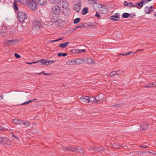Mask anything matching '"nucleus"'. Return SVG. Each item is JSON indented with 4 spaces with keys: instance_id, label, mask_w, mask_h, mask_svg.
Instances as JSON below:
<instances>
[{
    "instance_id": "1",
    "label": "nucleus",
    "mask_w": 156,
    "mask_h": 156,
    "mask_svg": "<svg viewBox=\"0 0 156 156\" xmlns=\"http://www.w3.org/2000/svg\"><path fill=\"white\" fill-rule=\"evenodd\" d=\"M18 19L21 23H23L27 18V14L22 11H19L17 13Z\"/></svg>"
},
{
    "instance_id": "2",
    "label": "nucleus",
    "mask_w": 156,
    "mask_h": 156,
    "mask_svg": "<svg viewBox=\"0 0 156 156\" xmlns=\"http://www.w3.org/2000/svg\"><path fill=\"white\" fill-rule=\"evenodd\" d=\"M26 4L31 9L34 10L36 9L37 4L35 1L33 0H28L26 1Z\"/></svg>"
},
{
    "instance_id": "3",
    "label": "nucleus",
    "mask_w": 156,
    "mask_h": 156,
    "mask_svg": "<svg viewBox=\"0 0 156 156\" xmlns=\"http://www.w3.org/2000/svg\"><path fill=\"white\" fill-rule=\"evenodd\" d=\"M61 11V7L58 5H56L54 6L51 9L52 13L55 15H58L60 13Z\"/></svg>"
},
{
    "instance_id": "4",
    "label": "nucleus",
    "mask_w": 156,
    "mask_h": 156,
    "mask_svg": "<svg viewBox=\"0 0 156 156\" xmlns=\"http://www.w3.org/2000/svg\"><path fill=\"white\" fill-rule=\"evenodd\" d=\"M103 96V94H99L95 97L96 102V104H98L103 102L104 98Z\"/></svg>"
},
{
    "instance_id": "5",
    "label": "nucleus",
    "mask_w": 156,
    "mask_h": 156,
    "mask_svg": "<svg viewBox=\"0 0 156 156\" xmlns=\"http://www.w3.org/2000/svg\"><path fill=\"white\" fill-rule=\"evenodd\" d=\"M43 23L40 20H35L33 22V26L34 27L38 29L40 28L43 25Z\"/></svg>"
},
{
    "instance_id": "6",
    "label": "nucleus",
    "mask_w": 156,
    "mask_h": 156,
    "mask_svg": "<svg viewBox=\"0 0 156 156\" xmlns=\"http://www.w3.org/2000/svg\"><path fill=\"white\" fill-rule=\"evenodd\" d=\"M98 11H100V13L103 14H106L108 11V8L105 6L102 5L100 7H99Z\"/></svg>"
},
{
    "instance_id": "7",
    "label": "nucleus",
    "mask_w": 156,
    "mask_h": 156,
    "mask_svg": "<svg viewBox=\"0 0 156 156\" xmlns=\"http://www.w3.org/2000/svg\"><path fill=\"white\" fill-rule=\"evenodd\" d=\"M58 4L60 7L61 6L62 8L64 9L67 8L68 6V2L64 1L59 0Z\"/></svg>"
},
{
    "instance_id": "8",
    "label": "nucleus",
    "mask_w": 156,
    "mask_h": 156,
    "mask_svg": "<svg viewBox=\"0 0 156 156\" xmlns=\"http://www.w3.org/2000/svg\"><path fill=\"white\" fill-rule=\"evenodd\" d=\"M11 142L10 139L9 138L4 137L2 144L3 145L10 146L11 144Z\"/></svg>"
},
{
    "instance_id": "9",
    "label": "nucleus",
    "mask_w": 156,
    "mask_h": 156,
    "mask_svg": "<svg viewBox=\"0 0 156 156\" xmlns=\"http://www.w3.org/2000/svg\"><path fill=\"white\" fill-rule=\"evenodd\" d=\"M81 3L80 2L75 5L74 9L76 12H80L81 9Z\"/></svg>"
},
{
    "instance_id": "10",
    "label": "nucleus",
    "mask_w": 156,
    "mask_h": 156,
    "mask_svg": "<svg viewBox=\"0 0 156 156\" xmlns=\"http://www.w3.org/2000/svg\"><path fill=\"white\" fill-rule=\"evenodd\" d=\"M83 98L80 99L81 102L83 104L85 103H89V97L88 96H83Z\"/></svg>"
},
{
    "instance_id": "11",
    "label": "nucleus",
    "mask_w": 156,
    "mask_h": 156,
    "mask_svg": "<svg viewBox=\"0 0 156 156\" xmlns=\"http://www.w3.org/2000/svg\"><path fill=\"white\" fill-rule=\"evenodd\" d=\"M149 125L147 123L144 122L140 125V129L142 130H145L147 128H149Z\"/></svg>"
},
{
    "instance_id": "12",
    "label": "nucleus",
    "mask_w": 156,
    "mask_h": 156,
    "mask_svg": "<svg viewBox=\"0 0 156 156\" xmlns=\"http://www.w3.org/2000/svg\"><path fill=\"white\" fill-rule=\"evenodd\" d=\"M30 122L28 121H26L25 120H22L20 119V125H24V127H27L29 126Z\"/></svg>"
},
{
    "instance_id": "13",
    "label": "nucleus",
    "mask_w": 156,
    "mask_h": 156,
    "mask_svg": "<svg viewBox=\"0 0 156 156\" xmlns=\"http://www.w3.org/2000/svg\"><path fill=\"white\" fill-rule=\"evenodd\" d=\"M115 15L112 16L110 17V19L111 20L115 21L118 20V19L119 18V16L120 15L119 14L116 13Z\"/></svg>"
},
{
    "instance_id": "14",
    "label": "nucleus",
    "mask_w": 156,
    "mask_h": 156,
    "mask_svg": "<svg viewBox=\"0 0 156 156\" xmlns=\"http://www.w3.org/2000/svg\"><path fill=\"white\" fill-rule=\"evenodd\" d=\"M16 40H7L5 41L6 44L7 45H14L15 44Z\"/></svg>"
},
{
    "instance_id": "15",
    "label": "nucleus",
    "mask_w": 156,
    "mask_h": 156,
    "mask_svg": "<svg viewBox=\"0 0 156 156\" xmlns=\"http://www.w3.org/2000/svg\"><path fill=\"white\" fill-rule=\"evenodd\" d=\"M74 151L75 152H78L81 153H83L84 152L83 149L80 147L77 146L76 147H75Z\"/></svg>"
},
{
    "instance_id": "16",
    "label": "nucleus",
    "mask_w": 156,
    "mask_h": 156,
    "mask_svg": "<svg viewBox=\"0 0 156 156\" xmlns=\"http://www.w3.org/2000/svg\"><path fill=\"white\" fill-rule=\"evenodd\" d=\"M74 59L75 65L81 64L84 60V59L81 58H75Z\"/></svg>"
},
{
    "instance_id": "17",
    "label": "nucleus",
    "mask_w": 156,
    "mask_h": 156,
    "mask_svg": "<svg viewBox=\"0 0 156 156\" xmlns=\"http://www.w3.org/2000/svg\"><path fill=\"white\" fill-rule=\"evenodd\" d=\"M101 5L96 2V3L93 5V7L95 10L97 12L98 11L99 7H100Z\"/></svg>"
},
{
    "instance_id": "18",
    "label": "nucleus",
    "mask_w": 156,
    "mask_h": 156,
    "mask_svg": "<svg viewBox=\"0 0 156 156\" xmlns=\"http://www.w3.org/2000/svg\"><path fill=\"white\" fill-rule=\"evenodd\" d=\"M38 5L44 6L46 4V0H37Z\"/></svg>"
},
{
    "instance_id": "19",
    "label": "nucleus",
    "mask_w": 156,
    "mask_h": 156,
    "mask_svg": "<svg viewBox=\"0 0 156 156\" xmlns=\"http://www.w3.org/2000/svg\"><path fill=\"white\" fill-rule=\"evenodd\" d=\"M152 10L153 11V9H151L148 6H146L144 8L145 13L146 14L149 13Z\"/></svg>"
},
{
    "instance_id": "20",
    "label": "nucleus",
    "mask_w": 156,
    "mask_h": 156,
    "mask_svg": "<svg viewBox=\"0 0 156 156\" xmlns=\"http://www.w3.org/2000/svg\"><path fill=\"white\" fill-rule=\"evenodd\" d=\"M66 64L68 65H75L74 59L69 60L66 62Z\"/></svg>"
},
{
    "instance_id": "21",
    "label": "nucleus",
    "mask_w": 156,
    "mask_h": 156,
    "mask_svg": "<svg viewBox=\"0 0 156 156\" xmlns=\"http://www.w3.org/2000/svg\"><path fill=\"white\" fill-rule=\"evenodd\" d=\"M85 63L88 64H93L95 63L94 60L90 58H87L85 60Z\"/></svg>"
},
{
    "instance_id": "22",
    "label": "nucleus",
    "mask_w": 156,
    "mask_h": 156,
    "mask_svg": "<svg viewBox=\"0 0 156 156\" xmlns=\"http://www.w3.org/2000/svg\"><path fill=\"white\" fill-rule=\"evenodd\" d=\"M143 6V4L141 3V2H137L135 4V7L137 8L138 9H141Z\"/></svg>"
},
{
    "instance_id": "23",
    "label": "nucleus",
    "mask_w": 156,
    "mask_h": 156,
    "mask_svg": "<svg viewBox=\"0 0 156 156\" xmlns=\"http://www.w3.org/2000/svg\"><path fill=\"white\" fill-rule=\"evenodd\" d=\"M69 43V42H67L64 43H61L59 44V46L60 47L64 48L67 46Z\"/></svg>"
},
{
    "instance_id": "24",
    "label": "nucleus",
    "mask_w": 156,
    "mask_h": 156,
    "mask_svg": "<svg viewBox=\"0 0 156 156\" xmlns=\"http://www.w3.org/2000/svg\"><path fill=\"white\" fill-rule=\"evenodd\" d=\"M20 119H13L12 123L16 124V125H20Z\"/></svg>"
},
{
    "instance_id": "25",
    "label": "nucleus",
    "mask_w": 156,
    "mask_h": 156,
    "mask_svg": "<svg viewBox=\"0 0 156 156\" xmlns=\"http://www.w3.org/2000/svg\"><path fill=\"white\" fill-rule=\"evenodd\" d=\"M156 86V82L152 83H149L146 85L145 87H153Z\"/></svg>"
},
{
    "instance_id": "26",
    "label": "nucleus",
    "mask_w": 156,
    "mask_h": 156,
    "mask_svg": "<svg viewBox=\"0 0 156 156\" xmlns=\"http://www.w3.org/2000/svg\"><path fill=\"white\" fill-rule=\"evenodd\" d=\"M89 102H92L93 103L96 104V99L94 97H89Z\"/></svg>"
},
{
    "instance_id": "27",
    "label": "nucleus",
    "mask_w": 156,
    "mask_h": 156,
    "mask_svg": "<svg viewBox=\"0 0 156 156\" xmlns=\"http://www.w3.org/2000/svg\"><path fill=\"white\" fill-rule=\"evenodd\" d=\"M88 9V8L87 7L84 8L82 10V13L83 15H85L87 14L88 12L87 10Z\"/></svg>"
},
{
    "instance_id": "28",
    "label": "nucleus",
    "mask_w": 156,
    "mask_h": 156,
    "mask_svg": "<svg viewBox=\"0 0 156 156\" xmlns=\"http://www.w3.org/2000/svg\"><path fill=\"white\" fill-rule=\"evenodd\" d=\"M55 62V61L54 60H46V63L45 65L46 66H49L51 64V63H54Z\"/></svg>"
},
{
    "instance_id": "29",
    "label": "nucleus",
    "mask_w": 156,
    "mask_h": 156,
    "mask_svg": "<svg viewBox=\"0 0 156 156\" xmlns=\"http://www.w3.org/2000/svg\"><path fill=\"white\" fill-rule=\"evenodd\" d=\"M130 16V14L128 13L125 12L122 14V17L123 18H128Z\"/></svg>"
},
{
    "instance_id": "30",
    "label": "nucleus",
    "mask_w": 156,
    "mask_h": 156,
    "mask_svg": "<svg viewBox=\"0 0 156 156\" xmlns=\"http://www.w3.org/2000/svg\"><path fill=\"white\" fill-rule=\"evenodd\" d=\"M52 4H56L58 3L59 0H48Z\"/></svg>"
},
{
    "instance_id": "31",
    "label": "nucleus",
    "mask_w": 156,
    "mask_h": 156,
    "mask_svg": "<svg viewBox=\"0 0 156 156\" xmlns=\"http://www.w3.org/2000/svg\"><path fill=\"white\" fill-rule=\"evenodd\" d=\"M124 105V104L123 103H119V104H115L112 105V106L115 107H120L121 106H123Z\"/></svg>"
},
{
    "instance_id": "32",
    "label": "nucleus",
    "mask_w": 156,
    "mask_h": 156,
    "mask_svg": "<svg viewBox=\"0 0 156 156\" xmlns=\"http://www.w3.org/2000/svg\"><path fill=\"white\" fill-rule=\"evenodd\" d=\"M13 6L15 11H17L18 9V7L17 6V4L15 2L13 3Z\"/></svg>"
},
{
    "instance_id": "33",
    "label": "nucleus",
    "mask_w": 156,
    "mask_h": 156,
    "mask_svg": "<svg viewBox=\"0 0 156 156\" xmlns=\"http://www.w3.org/2000/svg\"><path fill=\"white\" fill-rule=\"evenodd\" d=\"M15 2H20L21 3H26V0H14Z\"/></svg>"
},
{
    "instance_id": "34",
    "label": "nucleus",
    "mask_w": 156,
    "mask_h": 156,
    "mask_svg": "<svg viewBox=\"0 0 156 156\" xmlns=\"http://www.w3.org/2000/svg\"><path fill=\"white\" fill-rule=\"evenodd\" d=\"M46 59H41L40 60H38V62L41 63L45 65L46 61Z\"/></svg>"
},
{
    "instance_id": "35",
    "label": "nucleus",
    "mask_w": 156,
    "mask_h": 156,
    "mask_svg": "<svg viewBox=\"0 0 156 156\" xmlns=\"http://www.w3.org/2000/svg\"><path fill=\"white\" fill-rule=\"evenodd\" d=\"M62 39H63V38L61 37L59 39H56L55 40H51V41H50L49 42L50 43H52V42H57V41H58L62 40Z\"/></svg>"
},
{
    "instance_id": "36",
    "label": "nucleus",
    "mask_w": 156,
    "mask_h": 156,
    "mask_svg": "<svg viewBox=\"0 0 156 156\" xmlns=\"http://www.w3.org/2000/svg\"><path fill=\"white\" fill-rule=\"evenodd\" d=\"M80 18H77L75 19L73 21V23L74 24H76L80 22Z\"/></svg>"
},
{
    "instance_id": "37",
    "label": "nucleus",
    "mask_w": 156,
    "mask_h": 156,
    "mask_svg": "<svg viewBox=\"0 0 156 156\" xmlns=\"http://www.w3.org/2000/svg\"><path fill=\"white\" fill-rule=\"evenodd\" d=\"M96 1L94 0H89L88 3L89 4H93V5L96 3Z\"/></svg>"
},
{
    "instance_id": "38",
    "label": "nucleus",
    "mask_w": 156,
    "mask_h": 156,
    "mask_svg": "<svg viewBox=\"0 0 156 156\" xmlns=\"http://www.w3.org/2000/svg\"><path fill=\"white\" fill-rule=\"evenodd\" d=\"M68 151H71L74 152L75 147H68Z\"/></svg>"
},
{
    "instance_id": "39",
    "label": "nucleus",
    "mask_w": 156,
    "mask_h": 156,
    "mask_svg": "<svg viewBox=\"0 0 156 156\" xmlns=\"http://www.w3.org/2000/svg\"><path fill=\"white\" fill-rule=\"evenodd\" d=\"M10 133L12 135H11V136L12 137H14L16 139H17L18 140H19V138L18 137L16 136L15 135H14V133L13 132H10Z\"/></svg>"
},
{
    "instance_id": "40",
    "label": "nucleus",
    "mask_w": 156,
    "mask_h": 156,
    "mask_svg": "<svg viewBox=\"0 0 156 156\" xmlns=\"http://www.w3.org/2000/svg\"><path fill=\"white\" fill-rule=\"evenodd\" d=\"M133 52H127L125 54H121L119 55H122L123 56L127 55H130V54L132 53Z\"/></svg>"
},
{
    "instance_id": "41",
    "label": "nucleus",
    "mask_w": 156,
    "mask_h": 156,
    "mask_svg": "<svg viewBox=\"0 0 156 156\" xmlns=\"http://www.w3.org/2000/svg\"><path fill=\"white\" fill-rule=\"evenodd\" d=\"M104 150V149L101 147H97V151H100Z\"/></svg>"
},
{
    "instance_id": "42",
    "label": "nucleus",
    "mask_w": 156,
    "mask_h": 156,
    "mask_svg": "<svg viewBox=\"0 0 156 156\" xmlns=\"http://www.w3.org/2000/svg\"><path fill=\"white\" fill-rule=\"evenodd\" d=\"M136 153L138 155H142L144 154L143 151L141 152L140 151H137Z\"/></svg>"
},
{
    "instance_id": "43",
    "label": "nucleus",
    "mask_w": 156,
    "mask_h": 156,
    "mask_svg": "<svg viewBox=\"0 0 156 156\" xmlns=\"http://www.w3.org/2000/svg\"><path fill=\"white\" fill-rule=\"evenodd\" d=\"M31 103V101H26L25 102H24L21 104H20L21 105H26L27 104H29L30 103Z\"/></svg>"
},
{
    "instance_id": "44",
    "label": "nucleus",
    "mask_w": 156,
    "mask_h": 156,
    "mask_svg": "<svg viewBox=\"0 0 156 156\" xmlns=\"http://www.w3.org/2000/svg\"><path fill=\"white\" fill-rule=\"evenodd\" d=\"M128 6L129 7H135V5H134L131 2L128 3Z\"/></svg>"
},
{
    "instance_id": "45",
    "label": "nucleus",
    "mask_w": 156,
    "mask_h": 156,
    "mask_svg": "<svg viewBox=\"0 0 156 156\" xmlns=\"http://www.w3.org/2000/svg\"><path fill=\"white\" fill-rule=\"evenodd\" d=\"M119 147L124 148L125 147H127V146L126 145V143H123L119 145Z\"/></svg>"
},
{
    "instance_id": "46",
    "label": "nucleus",
    "mask_w": 156,
    "mask_h": 156,
    "mask_svg": "<svg viewBox=\"0 0 156 156\" xmlns=\"http://www.w3.org/2000/svg\"><path fill=\"white\" fill-rule=\"evenodd\" d=\"M68 147H62V149L64 151H68Z\"/></svg>"
},
{
    "instance_id": "47",
    "label": "nucleus",
    "mask_w": 156,
    "mask_h": 156,
    "mask_svg": "<svg viewBox=\"0 0 156 156\" xmlns=\"http://www.w3.org/2000/svg\"><path fill=\"white\" fill-rule=\"evenodd\" d=\"M115 71H114L110 73V76H114L115 75Z\"/></svg>"
},
{
    "instance_id": "48",
    "label": "nucleus",
    "mask_w": 156,
    "mask_h": 156,
    "mask_svg": "<svg viewBox=\"0 0 156 156\" xmlns=\"http://www.w3.org/2000/svg\"><path fill=\"white\" fill-rule=\"evenodd\" d=\"M14 55L17 58H19L21 57V56L17 53H15L14 54Z\"/></svg>"
},
{
    "instance_id": "49",
    "label": "nucleus",
    "mask_w": 156,
    "mask_h": 156,
    "mask_svg": "<svg viewBox=\"0 0 156 156\" xmlns=\"http://www.w3.org/2000/svg\"><path fill=\"white\" fill-rule=\"evenodd\" d=\"M97 147H93L91 149L95 151H97Z\"/></svg>"
},
{
    "instance_id": "50",
    "label": "nucleus",
    "mask_w": 156,
    "mask_h": 156,
    "mask_svg": "<svg viewBox=\"0 0 156 156\" xmlns=\"http://www.w3.org/2000/svg\"><path fill=\"white\" fill-rule=\"evenodd\" d=\"M4 137L0 136V144H2Z\"/></svg>"
},
{
    "instance_id": "51",
    "label": "nucleus",
    "mask_w": 156,
    "mask_h": 156,
    "mask_svg": "<svg viewBox=\"0 0 156 156\" xmlns=\"http://www.w3.org/2000/svg\"><path fill=\"white\" fill-rule=\"evenodd\" d=\"M117 73H118V74L120 75L122 74V71L121 70H119L117 71Z\"/></svg>"
},
{
    "instance_id": "52",
    "label": "nucleus",
    "mask_w": 156,
    "mask_h": 156,
    "mask_svg": "<svg viewBox=\"0 0 156 156\" xmlns=\"http://www.w3.org/2000/svg\"><path fill=\"white\" fill-rule=\"evenodd\" d=\"M84 24H80L78 26H77L78 28H81V27L83 26H84Z\"/></svg>"
},
{
    "instance_id": "53",
    "label": "nucleus",
    "mask_w": 156,
    "mask_h": 156,
    "mask_svg": "<svg viewBox=\"0 0 156 156\" xmlns=\"http://www.w3.org/2000/svg\"><path fill=\"white\" fill-rule=\"evenodd\" d=\"M41 74H44L45 75L48 76V75H50V74L49 73H45L44 72V71L42 72H41Z\"/></svg>"
},
{
    "instance_id": "54",
    "label": "nucleus",
    "mask_w": 156,
    "mask_h": 156,
    "mask_svg": "<svg viewBox=\"0 0 156 156\" xmlns=\"http://www.w3.org/2000/svg\"><path fill=\"white\" fill-rule=\"evenodd\" d=\"M130 18H133L134 16H136V15L134 13L130 14Z\"/></svg>"
},
{
    "instance_id": "55",
    "label": "nucleus",
    "mask_w": 156,
    "mask_h": 156,
    "mask_svg": "<svg viewBox=\"0 0 156 156\" xmlns=\"http://www.w3.org/2000/svg\"><path fill=\"white\" fill-rule=\"evenodd\" d=\"M95 16H97V17L98 18H99L100 17V15L97 12H96L95 15Z\"/></svg>"
},
{
    "instance_id": "56",
    "label": "nucleus",
    "mask_w": 156,
    "mask_h": 156,
    "mask_svg": "<svg viewBox=\"0 0 156 156\" xmlns=\"http://www.w3.org/2000/svg\"><path fill=\"white\" fill-rule=\"evenodd\" d=\"M140 147L144 148H146V147H147L148 146H147L145 145H140Z\"/></svg>"
},
{
    "instance_id": "57",
    "label": "nucleus",
    "mask_w": 156,
    "mask_h": 156,
    "mask_svg": "<svg viewBox=\"0 0 156 156\" xmlns=\"http://www.w3.org/2000/svg\"><path fill=\"white\" fill-rule=\"evenodd\" d=\"M141 2L143 4V5L147 3L145 0L144 1V0H142Z\"/></svg>"
},
{
    "instance_id": "58",
    "label": "nucleus",
    "mask_w": 156,
    "mask_h": 156,
    "mask_svg": "<svg viewBox=\"0 0 156 156\" xmlns=\"http://www.w3.org/2000/svg\"><path fill=\"white\" fill-rule=\"evenodd\" d=\"M6 130L7 129H5V128H4L3 127L1 126H0V130Z\"/></svg>"
},
{
    "instance_id": "59",
    "label": "nucleus",
    "mask_w": 156,
    "mask_h": 156,
    "mask_svg": "<svg viewBox=\"0 0 156 156\" xmlns=\"http://www.w3.org/2000/svg\"><path fill=\"white\" fill-rule=\"evenodd\" d=\"M128 3L126 1H125L123 3L124 5L125 6H126L127 5L128 6Z\"/></svg>"
},
{
    "instance_id": "60",
    "label": "nucleus",
    "mask_w": 156,
    "mask_h": 156,
    "mask_svg": "<svg viewBox=\"0 0 156 156\" xmlns=\"http://www.w3.org/2000/svg\"><path fill=\"white\" fill-rule=\"evenodd\" d=\"M69 33H72L74 31L73 28L69 30Z\"/></svg>"
},
{
    "instance_id": "61",
    "label": "nucleus",
    "mask_w": 156,
    "mask_h": 156,
    "mask_svg": "<svg viewBox=\"0 0 156 156\" xmlns=\"http://www.w3.org/2000/svg\"><path fill=\"white\" fill-rule=\"evenodd\" d=\"M86 51L85 50V49H80V50L79 52L80 53L83 52H85Z\"/></svg>"
},
{
    "instance_id": "62",
    "label": "nucleus",
    "mask_w": 156,
    "mask_h": 156,
    "mask_svg": "<svg viewBox=\"0 0 156 156\" xmlns=\"http://www.w3.org/2000/svg\"><path fill=\"white\" fill-rule=\"evenodd\" d=\"M67 55V54L66 53H62V55L63 57H65Z\"/></svg>"
},
{
    "instance_id": "63",
    "label": "nucleus",
    "mask_w": 156,
    "mask_h": 156,
    "mask_svg": "<svg viewBox=\"0 0 156 156\" xmlns=\"http://www.w3.org/2000/svg\"><path fill=\"white\" fill-rule=\"evenodd\" d=\"M152 151L153 152H151V154L153 155H156V152L155 151Z\"/></svg>"
},
{
    "instance_id": "64",
    "label": "nucleus",
    "mask_w": 156,
    "mask_h": 156,
    "mask_svg": "<svg viewBox=\"0 0 156 156\" xmlns=\"http://www.w3.org/2000/svg\"><path fill=\"white\" fill-rule=\"evenodd\" d=\"M3 98L2 94H0V100L2 99Z\"/></svg>"
}]
</instances>
